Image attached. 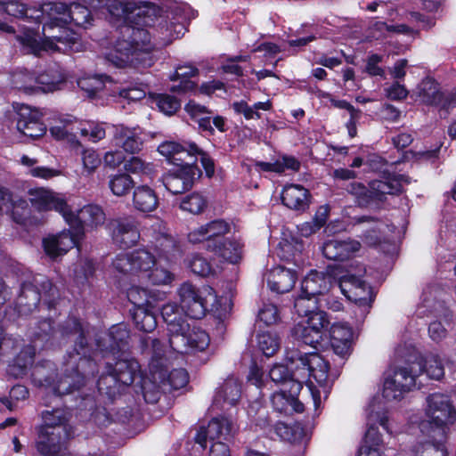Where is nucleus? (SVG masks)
Listing matches in <instances>:
<instances>
[{
	"instance_id": "1a4fd4ad",
	"label": "nucleus",
	"mask_w": 456,
	"mask_h": 456,
	"mask_svg": "<svg viewBox=\"0 0 456 456\" xmlns=\"http://www.w3.org/2000/svg\"><path fill=\"white\" fill-rule=\"evenodd\" d=\"M70 436L69 426H59L55 429H41L37 449L45 456H71L67 452V444Z\"/></svg>"
},
{
	"instance_id": "8fccbe9b",
	"label": "nucleus",
	"mask_w": 456,
	"mask_h": 456,
	"mask_svg": "<svg viewBox=\"0 0 456 456\" xmlns=\"http://www.w3.org/2000/svg\"><path fill=\"white\" fill-rule=\"evenodd\" d=\"M81 175L88 177L92 175L101 166L102 159L94 150L86 149L81 152Z\"/></svg>"
},
{
	"instance_id": "e433bc0d",
	"label": "nucleus",
	"mask_w": 456,
	"mask_h": 456,
	"mask_svg": "<svg viewBox=\"0 0 456 456\" xmlns=\"http://www.w3.org/2000/svg\"><path fill=\"white\" fill-rule=\"evenodd\" d=\"M152 285H170L175 280V273L167 266L161 264V259H156L155 265L150 269L144 278Z\"/></svg>"
},
{
	"instance_id": "a18cd8bd",
	"label": "nucleus",
	"mask_w": 456,
	"mask_h": 456,
	"mask_svg": "<svg viewBox=\"0 0 456 456\" xmlns=\"http://www.w3.org/2000/svg\"><path fill=\"white\" fill-rule=\"evenodd\" d=\"M208 244L207 248L212 250L214 245L222 243L221 238L230 232V224L224 220L217 219L207 223Z\"/></svg>"
},
{
	"instance_id": "69168bd1",
	"label": "nucleus",
	"mask_w": 456,
	"mask_h": 456,
	"mask_svg": "<svg viewBox=\"0 0 456 456\" xmlns=\"http://www.w3.org/2000/svg\"><path fill=\"white\" fill-rule=\"evenodd\" d=\"M302 244L296 243L293 246L289 241H284L281 243V257L288 262H293L295 265H298L301 261L300 252L302 250Z\"/></svg>"
},
{
	"instance_id": "bf43d9fd",
	"label": "nucleus",
	"mask_w": 456,
	"mask_h": 456,
	"mask_svg": "<svg viewBox=\"0 0 456 456\" xmlns=\"http://www.w3.org/2000/svg\"><path fill=\"white\" fill-rule=\"evenodd\" d=\"M294 307L299 316L305 317L314 310H317V297H313L301 292L295 299Z\"/></svg>"
},
{
	"instance_id": "6e6552de",
	"label": "nucleus",
	"mask_w": 456,
	"mask_h": 456,
	"mask_svg": "<svg viewBox=\"0 0 456 456\" xmlns=\"http://www.w3.org/2000/svg\"><path fill=\"white\" fill-rule=\"evenodd\" d=\"M169 347L176 353L187 354L193 351H203L209 345L208 335L200 329L180 327L175 332H168Z\"/></svg>"
},
{
	"instance_id": "0e129e2a",
	"label": "nucleus",
	"mask_w": 456,
	"mask_h": 456,
	"mask_svg": "<svg viewBox=\"0 0 456 456\" xmlns=\"http://www.w3.org/2000/svg\"><path fill=\"white\" fill-rule=\"evenodd\" d=\"M189 267L194 273L203 277L213 274L215 272L212 265L200 255H195L191 258Z\"/></svg>"
},
{
	"instance_id": "c03bdc74",
	"label": "nucleus",
	"mask_w": 456,
	"mask_h": 456,
	"mask_svg": "<svg viewBox=\"0 0 456 456\" xmlns=\"http://www.w3.org/2000/svg\"><path fill=\"white\" fill-rule=\"evenodd\" d=\"M160 12V8L153 3L140 2L138 4L134 3V9L130 12V14L142 19V24L149 26L159 15Z\"/></svg>"
},
{
	"instance_id": "09e8293b",
	"label": "nucleus",
	"mask_w": 456,
	"mask_h": 456,
	"mask_svg": "<svg viewBox=\"0 0 456 456\" xmlns=\"http://www.w3.org/2000/svg\"><path fill=\"white\" fill-rule=\"evenodd\" d=\"M134 182L128 174H118L111 175L109 181V187L112 193L118 197H122L130 191L134 187Z\"/></svg>"
},
{
	"instance_id": "c85d7f7f",
	"label": "nucleus",
	"mask_w": 456,
	"mask_h": 456,
	"mask_svg": "<svg viewBox=\"0 0 456 456\" xmlns=\"http://www.w3.org/2000/svg\"><path fill=\"white\" fill-rule=\"evenodd\" d=\"M133 205L140 212H152L159 206V198L155 191L150 186L139 185L133 191Z\"/></svg>"
},
{
	"instance_id": "f704fd0d",
	"label": "nucleus",
	"mask_w": 456,
	"mask_h": 456,
	"mask_svg": "<svg viewBox=\"0 0 456 456\" xmlns=\"http://www.w3.org/2000/svg\"><path fill=\"white\" fill-rule=\"evenodd\" d=\"M37 77V94L50 93L61 88L64 83L63 76L55 69L41 73Z\"/></svg>"
},
{
	"instance_id": "603ef678",
	"label": "nucleus",
	"mask_w": 456,
	"mask_h": 456,
	"mask_svg": "<svg viewBox=\"0 0 456 456\" xmlns=\"http://www.w3.org/2000/svg\"><path fill=\"white\" fill-rule=\"evenodd\" d=\"M328 216V208L326 207H321L311 222H305L298 226L300 234L305 237H308L315 233L320 230L326 223Z\"/></svg>"
},
{
	"instance_id": "9d476101",
	"label": "nucleus",
	"mask_w": 456,
	"mask_h": 456,
	"mask_svg": "<svg viewBox=\"0 0 456 456\" xmlns=\"http://www.w3.org/2000/svg\"><path fill=\"white\" fill-rule=\"evenodd\" d=\"M31 206L38 212L55 210L59 212L65 220H70V207L67 204L65 198L53 190L37 187L28 191Z\"/></svg>"
},
{
	"instance_id": "7ed1b4c3",
	"label": "nucleus",
	"mask_w": 456,
	"mask_h": 456,
	"mask_svg": "<svg viewBox=\"0 0 456 456\" xmlns=\"http://www.w3.org/2000/svg\"><path fill=\"white\" fill-rule=\"evenodd\" d=\"M295 375L297 379L307 378V392L311 395L312 403L315 409L322 403V391L317 388L311 379L327 393L326 382L329 377V363L318 354H305L297 358Z\"/></svg>"
},
{
	"instance_id": "c756f323",
	"label": "nucleus",
	"mask_w": 456,
	"mask_h": 456,
	"mask_svg": "<svg viewBox=\"0 0 456 456\" xmlns=\"http://www.w3.org/2000/svg\"><path fill=\"white\" fill-rule=\"evenodd\" d=\"M293 392L287 395L284 391H279L273 394L271 402L276 411L285 414H292L293 412H303L304 404L294 397Z\"/></svg>"
},
{
	"instance_id": "7c9ffc66",
	"label": "nucleus",
	"mask_w": 456,
	"mask_h": 456,
	"mask_svg": "<svg viewBox=\"0 0 456 456\" xmlns=\"http://www.w3.org/2000/svg\"><path fill=\"white\" fill-rule=\"evenodd\" d=\"M444 95L439 85L431 78L424 79L419 86V96L425 104L439 108L441 105H446L447 102H443Z\"/></svg>"
},
{
	"instance_id": "ea45409f",
	"label": "nucleus",
	"mask_w": 456,
	"mask_h": 456,
	"mask_svg": "<svg viewBox=\"0 0 456 456\" xmlns=\"http://www.w3.org/2000/svg\"><path fill=\"white\" fill-rule=\"evenodd\" d=\"M428 436L433 437L436 442L425 441L420 442L415 448V453L417 456H446V452L442 441L444 436H440L437 433L429 430L427 433Z\"/></svg>"
},
{
	"instance_id": "dca6fc26",
	"label": "nucleus",
	"mask_w": 456,
	"mask_h": 456,
	"mask_svg": "<svg viewBox=\"0 0 456 456\" xmlns=\"http://www.w3.org/2000/svg\"><path fill=\"white\" fill-rule=\"evenodd\" d=\"M198 171L196 166L186 161V165L164 177V185L173 194L183 193L192 187Z\"/></svg>"
},
{
	"instance_id": "473e14b6",
	"label": "nucleus",
	"mask_w": 456,
	"mask_h": 456,
	"mask_svg": "<svg viewBox=\"0 0 456 456\" xmlns=\"http://www.w3.org/2000/svg\"><path fill=\"white\" fill-rule=\"evenodd\" d=\"M161 315L167 326V332H175L180 327L186 328L189 325L182 310L175 304L164 305L161 309Z\"/></svg>"
},
{
	"instance_id": "6ab92c4d",
	"label": "nucleus",
	"mask_w": 456,
	"mask_h": 456,
	"mask_svg": "<svg viewBox=\"0 0 456 456\" xmlns=\"http://www.w3.org/2000/svg\"><path fill=\"white\" fill-rule=\"evenodd\" d=\"M81 237L77 234V230L63 231L57 235L49 236L43 241L45 251L50 257H57L76 246Z\"/></svg>"
},
{
	"instance_id": "3c124183",
	"label": "nucleus",
	"mask_w": 456,
	"mask_h": 456,
	"mask_svg": "<svg viewBox=\"0 0 456 456\" xmlns=\"http://www.w3.org/2000/svg\"><path fill=\"white\" fill-rule=\"evenodd\" d=\"M124 168L127 173L139 175L144 177H151L154 173L153 165L142 160L139 157H132L125 161Z\"/></svg>"
},
{
	"instance_id": "6e6d98bb",
	"label": "nucleus",
	"mask_w": 456,
	"mask_h": 456,
	"mask_svg": "<svg viewBox=\"0 0 456 456\" xmlns=\"http://www.w3.org/2000/svg\"><path fill=\"white\" fill-rule=\"evenodd\" d=\"M44 426L41 429H55L59 426H69L68 415L63 410L56 409L43 413Z\"/></svg>"
},
{
	"instance_id": "4d7b16f0",
	"label": "nucleus",
	"mask_w": 456,
	"mask_h": 456,
	"mask_svg": "<svg viewBox=\"0 0 456 456\" xmlns=\"http://www.w3.org/2000/svg\"><path fill=\"white\" fill-rule=\"evenodd\" d=\"M154 250L158 254L157 259H162L164 257L170 260L176 250V245L170 236L161 235L155 242Z\"/></svg>"
},
{
	"instance_id": "9b49d317",
	"label": "nucleus",
	"mask_w": 456,
	"mask_h": 456,
	"mask_svg": "<svg viewBox=\"0 0 456 456\" xmlns=\"http://www.w3.org/2000/svg\"><path fill=\"white\" fill-rule=\"evenodd\" d=\"M182 310L186 314L193 319H200L204 316L207 305L208 297H204V293H208V296L212 299L216 300V295L212 288H205L203 291L198 289L192 284L185 282L181 285L178 290Z\"/></svg>"
},
{
	"instance_id": "0eeeda50",
	"label": "nucleus",
	"mask_w": 456,
	"mask_h": 456,
	"mask_svg": "<svg viewBox=\"0 0 456 456\" xmlns=\"http://www.w3.org/2000/svg\"><path fill=\"white\" fill-rule=\"evenodd\" d=\"M156 259L157 257L148 250L138 249L118 255L113 261V267L120 273L144 279L150 269L155 265Z\"/></svg>"
},
{
	"instance_id": "de8ad7c7",
	"label": "nucleus",
	"mask_w": 456,
	"mask_h": 456,
	"mask_svg": "<svg viewBox=\"0 0 456 456\" xmlns=\"http://www.w3.org/2000/svg\"><path fill=\"white\" fill-rule=\"evenodd\" d=\"M83 385L84 376L77 370H74L71 373L66 374L59 380L57 387H55V393L60 395H66L79 388Z\"/></svg>"
},
{
	"instance_id": "a19ab883",
	"label": "nucleus",
	"mask_w": 456,
	"mask_h": 456,
	"mask_svg": "<svg viewBox=\"0 0 456 456\" xmlns=\"http://www.w3.org/2000/svg\"><path fill=\"white\" fill-rule=\"evenodd\" d=\"M242 246L236 241L224 240L218 245H214L211 251L224 260L235 264L241 258Z\"/></svg>"
},
{
	"instance_id": "a878e982",
	"label": "nucleus",
	"mask_w": 456,
	"mask_h": 456,
	"mask_svg": "<svg viewBox=\"0 0 456 456\" xmlns=\"http://www.w3.org/2000/svg\"><path fill=\"white\" fill-rule=\"evenodd\" d=\"M353 339V331L344 323H334L330 328V344L338 355L349 354Z\"/></svg>"
},
{
	"instance_id": "338daca9",
	"label": "nucleus",
	"mask_w": 456,
	"mask_h": 456,
	"mask_svg": "<svg viewBox=\"0 0 456 456\" xmlns=\"http://www.w3.org/2000/svg\"><path fill=\"white\" fill-rule=\"evenodd\" d=\"M159 109L167 115H173L180 109V102L170 95L161 94L157 98Z\"/></svg>"
},
{
	"instance_id": "393cba45",
	"label": "nucleus",
	"mask_w": 456,
	"mask_h": 456,
	"mask_svg": "<svg viewBox=\"0 0 456 456\" xmlns=\"http://www.w3.org/2000/svg\"><path fill=\"white\" fill-rule=\"evenodd\" d=\"M297 275L295 271L284 267H275L266 275L268 287L278 293L289 291L295 285Z\"/></svg>"
},
{
	"instance_id": "72a5a7b5",
	"label": "nucleus",
	"mask_w": 456,
	"mask_h": 456,
	"mask_svg": "<svg viewBox=\"0 0 456 456\" xmlns=\"http://www.w3.org/2000/svg\"><path fill=\"white\" fill-rule=\"evenodd\" d=\"M79 123L70 118H62L50 128L53 137L57 140H67L73 142L76 134L78 133Z\"/></svg>"
},
{
	"instance_id": "2f4dec72",
	"label": "nucleus",
	"mask_w": 456,
	"mask_h": 456,
	"mask_svg": "<svg viewBox=\"0 0 456 456\" xmlns=\"http://www.w3.org/2000/svg\"><path fill=\"white\" fill-rule=\"evenodd\" d=\"M271 380L277 385H290V390L293 393L302 388V381L297 379L295 372L292 373L289 368L283 364H275L269 371Z\"/></svg>"
},
{
	"instance_id": "f257e3e1",
	"label": "nucleus",
	"mask_w": 456,
	"mask_h": 456,
	"mask_svg": "<svg viewBox=\"0 0 456 456\" xmlns=\"http://www.w3.org/2000/svg\"><path fill=\"white\" fill-rule=\"evenodd\" d=\"M38 22L43 23L44 39L33 30H27L18 37L23 49L35 55L42 52H57L69 48L79 50L78 37L66 28L72 21L77 27L86 28L91 23V12L80 4H72L69 7L61 3L44 4L39 11Z\"/></svg>"
},
{
	"instance_id": "f3484780",
	"label": "nucleus",
	"mask_w": 456,
	"mask_h": 456,
	"mask_svg": "<svg viewBox=\"0 0 456 456\" xmlns=\"http://www.w3.org/2000/svg\"><path fill=\"white\" fill-rule=\"evenodd\" d=\"M235 430L234 424L226 418H215L207 427H202L196 436V442L202 447L207 441L226 440Z\"/></svg>"
},
{
	"instance_id": "aec40b11",
	"label": "nucleus",
	"mask_w": 456,
	"mask_h": 456,
	"mask_svg": "<svg viewBox=\"0 0 456 456\" xmlns=\"http://www.w3.org/2000/svg\"><path fill=\"white\" fill-rule=\"evenodd\" d=\"M158 151L171 163L177 166L186 165V161H190L189 159H191V153L199 152L198 145L194 142L180 144L172 141L162 142Z\"/></svg>"
},
{
	"instance_id": "5fc2aeb1",
	"label": "nucleus",
	"mask_w": 456,
	"mask_h": 456,
	"mask_svg": "<svg viewBox=\"0 0 456 456\" xmlns=\"http://www.w3.org/2000/svg\"><path fill=\"white\" fill-rule=\"evenodd\" d=\"M258 346L267 357L275 354L281 347L280 338L271 332H263L258 335Z\"/></svg>"
},
{
	"instance_id": "39448f33",
	"label": "nucleus",
	"mask_w": 456,
	"mask_h": 456,
	"mask_svg": "<svg viewBox=\"0 0 456 456\" xmlns=\"http://www.w3.org/2000/svg\"><path fill=\"white\" fill-rule=\"evenodd\" d=\"M426 417L428 419L420 423V429L424 433H437L444 436V427L452 424L456 419V410L450 397L444 394L434 393L426 399Z\"/></svg>"
},
{
	"instance_id": "5701e85b",
	"label": "nucleus",
	"mask_w": 456,
	"mask_h": 456,
	"mask_svg": "<svg viewBox=\"0 0 456 456\" xmlns=\"http://www.w3.org/2000/svg\"><path fill=\"white\" fill-rule=\"evenodd\" d=\"M410 183L405 175H395L384 181H373L370 184L372 200H383L387 194H395L403 191L404 184Z\"/></svg>"
},
{
	"instance_id": "f8f14e48",
	"label": "nucleus",
	"mask_w": 456,
	"mask_h": 456,
	"mask_svg": "<svg viewBox=\"0 0 456 456\" xmlns=\"http://www.w3.org/2000/svg\"><path fill=\"white\" fill-rule=\"evenodd\" d=\"M368 419L371 425L366 432L358 456H383L382 439L376 428H373V425L378 422L384 429L388 431L387 417L386 413L376 411V405L372 403L369 408Z\"/></svg>"
},
{
	"instance_id": "680f3d73",
	"label": "nucleus",
	"mask_w": 456,
	"mask_h": 456,
	"mask_svg": "<svg viewBox=\"0 0 456 456\" xmlns=\"http://www.w3.org/2000/svg\"><path fill=\"white\" fill-rule=\"evenodd\" d=\"M106 8L112 16L126 19L128 18L130 12L134 9V3L120 0H108Z\"/></svg>"
},
{
	"instance_id": "49530a36",
	"label": "nucleus",
	"mask_w": 456,
	"mask_h": 456,
	"mask_svg": "<svg viewBox=\"0 0 456 456\" xmlns=\"http://www.w3.org/2000/svg\"><path fill=\"white\" fill-rule=\"evenodd\" d=\"M133 319L136 328L142 331L151 332L157 327L156 316L145 307H136L133 314Z\"/></svg>"
},
{
	"instance_id": "774afa93",
	"label": "nucleus",
	"mask_w": 456,
	"mask_h": 456,
	"mask_svg": "<svg viewBox=\"0 0 456 456\" xmlns=\"http://www.w3.org/2000/svg\"><path fill=\"white\" fill-rule=\"evenodd\" d=\"M127 297L136 307H144L143 305L149 303L147 289L140 287H131L127 290Z\"/></svg>"
},
{
	"instance_id": "2eb2a0df",
	"label": "nucleus",
	"mask_w": 456,
	"mask_h": 456,
	"mask_svg": "<svg viewBox=\"0 0 456 456\" xmlns=\"http://www.w3.org/2000/svg\"><path fill=\"white\" fill-rule=\"evenodd\" d=\"M17 129L25 136L31 139L42 137L46 133V126L41 122V113L29 106L20 108Z\"/></svg>"
},
{
	"instance_id": "4be33fe9",
	"label": "nucleus",
	"mask_w": 456,
	"mask_h": 456,
	"mask_svg": "<svg viewBox=\"0 0 456 456\" xmlns=\"http://www.w3.org/2000/svg\"><path fill=\"white\" fill-rule=\"evenodd\" d=\"M112 142L127 153H136L142 148L143 141L137 128H129L123 125L113 126Z\"/></svg>"
},
{
	"instance_id": "13d9d810",
	"label": "nucleus",
	"mask_w": 456,
	"mask_h": 456,
	"mask_svg": "<svg viewBox=\"0 0 456 456\" xmlns=\"http://www.w3.org/2000/svg\"><path fill=\"white\" fill-rule=\"evenodd\" d=\"M180 207L184 211L198 215L207 207V200L199 193H191L182 200Z\"/></svg>"
},
{
	"instance_id": "4468645a",
	"label": "nucleus",
	"mask_w": 456,
	"mask_h": 456,
	"mask_svg": "<svg viewBox=\"0 0 456 456\" xmlns=\"http://www.w3.org/2000/svg\"><path fill=\"white\" fill-rule=\"evenodd\" d=\"M70 220H65L68 224L77 230V234L83 236L84 227L95 229L105 222V214L97 205H87L82 208L77 214L70 209Z\"/></svg>"
},
{
	"instance_id": "ddd939ff",
	"label": "nucleus",
	"mask_w": 456,
	"mask_h": 456,
	"mask_svg": "<svg viewBox=\"0 0 456 456\" xmlns=\"http://www.w3.org/2000/svg\"><path fill=\"white\" fill-rule=\"evenodd\" d=\"M365 273V268L358 266L354 274H346L340 278L339 288L341 292L350 300L357 304L364 305L369 299L370 288L362 277Z\"/></svg>"
},
{
	"instance_id": "4c0bfd02",
	"label": "nucleus",
	"mask_w": 456,
	"mask_h": 456,
	"mask_svg": "<svg viewBox=\"0 0 456 456\" xmlns=\"http://www.w3.org/2000/svg\"><path fill=\"white\" fill-rule=\"evenodd\" d=\"M198 73V69L191 64L179 65L174 75L171 76V80L181 79V83L179 86L172 87V91L187 92L193 90L196 85L193 82L189 81L188 78L197 76Z\"/></svg>"
},
{
	"instance_id": "f03ea898",
	"label": "nucleus",
	"mask_w": 456,
	"mask_h": 456,
	"mask_svg": "<svg viewBox=\"0 0 456 456\" xmlns=\"http://www.w3.org/2000/svg\"><path fill=\"white\" fill-rule=\"evenodd\" d=\"M154 48L148 30L125 25L120 28L113 49L105 58L118 68L128 65L147 68L153 64Z\"/></svg>"
},
{
	"instance_id": "c9c22d12",
	"label": "nucleus",
	"mask_w": 456,
	"mask_h": 456,
	"mask_svg": "<svg viewBox=\"0 0 456 456\" xmlns=\"http://www.w3.org/2000/svg\"><path fill=\"white\" fill-rule=\"evenodd\" d=\"M36 11L32 9L26 10L24 5L20 4V0H0V12H6L17 18H26L38 22L40 12H36Z\"/></svg>"
},
{
	"instance_id": "bb28decb",
	"label": "nucleus",
	"mask_w": 456,
	"mask_h": 456,
	"mask_svg": "<svg viewBox=\"0 0 456 456\" xmlns=\"http://www.w3.org/2000/svg\"><path fill=\"white\" fill-rule=\"evenodd\" d=\"M331 284V276L322 272L311 271L305 277L301 285V292L310 297H316L329 290Z\"/></svg>"
},
{
	"instance_id": "79ce46f5",
	"label": "nucleus",
	"mask_w": 456,
	"mask_h": 456,
	"mask_svg": "<svg viewBox=\"0 0 456 456\" xmlns=\"http://www.w3.org/2000/svg\"><path fill=\"white\" fill-rule=\"evenodd\" d=\"M413 362L421 361L423 372L430 379H440L444 375V369L440 357L436 354H428L425 358L415 356Z\"/></svg>"
},
{
	"instance_id": "412c9836",
	"label": "nucleus",
	"mask_w": 456,
	"mask_h": 456,
	"mask_svg": "<svg viewBox=\"0 0 456 456\" xmlns=\"http://www.w3.org/2000/svg\"><path fill=\"white\" fill-rule=\"evenodd\" d=\"M361 248L357 240H329L323 243L322 251L323 256L333 261H345L353 256Z\"/></svg>"
},
{
	"instance_id": "864d4df0",
	"label": "nucleus",
	"mask_w": 456,
	"mask_h": 456,
	"mask_svg": "<svg viewBox=\"0 0 456 456\" xmlns=\"http://www.w3.org/2000/svg\"><path fill=\"white\" fill-rule=\"evenodd\" d=\"M105 81H110V78L103 76L85 77L78 79L77 85L89 97H93L103 89Z\"/></svg>"
},
{
	"instance_id": "20e7f679",
	"label": "nucleus",
	"mask_w": 456,
	"mask_h": 456,
	"mask_svg": "<svg viewBox=\"0 0 456 456\" xmlns=\"http://www.w3.org/2000/svg\"><path fill=\"white\" fill-rule=\"evenodd\" d=\"M423 373L421 361H409L403 365L390 368L385 375L383 396L387 401L398 400L416 385L417 378Z\"/></svg>"
},
{
	"instance_id": "e2e57ef3",
	"label": "nucleus",
	"mask_w": 456,
	"mask_h": 456,
	"mask_svg": "<svg viewBox=\"0 0 456 456\" xmlns=\"http://www.w3.org/2000/svg\"><path fill=\"white\" fill-rule=\"evenodd\" d=\"M305 317L306 320L301 322H305L306 325L312 327V329H314V330L321 333V335H322L323 330L327 328L330 323L326 313L318 308Z\"/></svg>"
},
{
	"instance_id": "a211bd4d",
	"label": "nucleus",
	"mask_w": 456,
	"mask_h": 456,
	"mask_svg": "<svg viewBox=\"0 0 456 456\" xmlns=\"http://www.w3.org/2000/svg\"><path fill=\"white\" fill-rule=\"evenodd\" d=\"M111 236L120 248H131L140 240V232L133 220L118 219L110 224Z\"/></svg>"
},
{
	"instance_id": "b1692460",
	"label": "nucleus",
	"mask_w": 456,
	"mask_h": 456,
	"mask_svg": "<svg viewBox=\"0 0 456 456\" xmlns=\"http://www.w3.org/2000/svg\"><path fill=\"white\" fill-rule=\"evenodd\" d=\"M284 206L293 210L304 211L311 202V194L307 189L299 184L286 185L281 191Z\"/></svg>"
},
{
	"instance_id": "37998d69",
	"label": "nucleus",
	"mask_w": 456,
	"mask_h": 456,
	"mask_svg": "<svg viewBox=\"0 0 456 456\" xmlns=\"http://www.w3.org/2000/svg\"><path fill=\"white\" fill-rule=\"evenodd\" d=\"M37 77L27 70H19L13 73L12 84L14 88L26 94H37Z\"/></svg>"
},
{
	"instance_id": "052dcab7",
	"label": "nucleus",
	"mask_w": 456,
	"mask_h": 456,
	"mask_svg": "<svg viewBox=\"0 0 456 456\" xmlns=\"http://www.w3.org/2000/svg\"><path fill=\"white\" fill-rule=\"evenodd\" d=\"M36 348L33 346H26L17 355L14 360V366L19 368V371L15 375H20L24 370L31 366L34 362Z\"/></svg>"
},
{
	"instance_id": "58836bf2",
	"label": "nucleus",
	"mask_w": 456,
	"mask_h": 456,
	"mask_svg": "<svg viewBox=\"0 0 456 456\" xmlns=\"http://www.w3.org/2000/svg\"><path fill=\"white\" fill-rule=\"evenodd\" d=\"M291 336L295 340L306 346L316 348V345L322 340V335L306 325L305 322H298L291 329Z\"/></svg>"
},
{
	"instance_id": "cd10ccee",
	"label": "nucleus",
	"mask_w": 456,
	"mask_h": 456,
	"mask_svg": "<svg viewBox=\"0 0 456 456\" xmlns=\"http://www.w3.org/2000/svg\"><path fill=\"white\" fill-rule=\"evenodd\" d=\"M240 397V385L234 378L227 379L216 390L213 399L215 405H235Z\"/></svg>"
},
{
	"instance_id": "423d86ee",
	"label": "nucleus",
	"mask_w": 456,
	"mask_h": 456,
	"mask_svg": "<svg viewBox=\"0 0 456 456\" xmlns=\"http://www.w3.org/2000/svg\"><path fill=\"white\" fill-rule=\"evenodd\" d=\"M139 370L135 360H120L115 363L112 370L102 376L98 380V388L110 396H115L121 386H130Z\"/></svg>"
}]
</instances>
